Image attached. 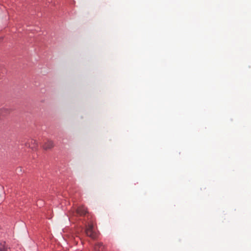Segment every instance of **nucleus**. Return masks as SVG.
I'll return each mask as SVG.
<instances>
[{
    "instance_id": "obj_1",
    "label": "nucleus",
    "mask_w": 251,
    "mask_h": 251,
    "mask_svg": "<svg viewBox=\"0 0 251 251\" xmlns=\"http://www.w3.org/2000/svg\"><path fill=\"white\" fill-rule=\"evenodd\" d=\"M86 234L91 237V238L95 239L98 237V233L94 230V226L92 223H88L86 226L85 229Z\"/></svg>"
},
{
    "instance_id": "obj_2",
    "label": "nucleus",
    "mask_w": 251,
    "mask_h": 251,
    "mask_svg": "<svg viewBox=\"0 0 251 251\" xmlns=\"http://www.w3.org/2000/svg\"><path fill=\"white\" fill-rule=\"evenodd\" d=\"M54 147V143L52 140L47 139L43 144V148L45 150H48Z\"/></svg>"
},
{
    "instance_id": "obj_3",
    "label": "nucleus",
    "mask_w": 251,
    "mask_h": 251,
    "mask_svg": "<svg viewBox=\"0 0 251 251\" xmlns=\"http://www.w3.org/2000/svg\"><path fill=\"white\" fill-rule=\"evenodd\" d=\"M76 214L79 216H84L87 213V208L83 206L78 207L76 210Z\"/></svg>"
},
{
    "instance_id": "obj_4",
    "label": "nucleus",
    "mask_w": 251,
    "mask_h": 251,
    "mask_svg": "<svg viewBox=\"0 0 251 251\" xmlns=\"http://www.w3.org/2000/svg\"><path fill=\"white\" fill-rule=\"evenodd\" d=\"M94 249L96 251H103L104 246L102 243H98L95 245Z\"/></svg>"
},
{
    "instance_id": "obj_5",
    "label": "nucleus",
    "mask_w": 251,
    "mask_h": 251,
    "mask_svg": "<svg viewBox=\"0 0 251 251\" xmlns=\"http://www.w3.org/2000/svg\"><path fill=\"white\" fill-rule=\"evenodd\" d=\"M5 242H3L0 243V251H6V248L5 247Z\"/></svg>"
}]
</instances>
